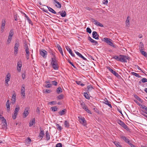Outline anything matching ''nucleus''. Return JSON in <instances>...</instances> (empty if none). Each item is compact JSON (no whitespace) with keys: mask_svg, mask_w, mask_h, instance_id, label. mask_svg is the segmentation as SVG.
<instances>
[{"mask_svg":"<svg viewBox=\"0 0 147 147\" xmlns=\"http://www.w3.org/2000/svg\"><path fill=\"white\" fill-rule=\"evenodd\" d=\"M15 43L14 47V53L17 54L18 53V48L20 47V43L18 40L17 39L15 41Z\"/></svg>","mask_w":147,"mask_h":147,"instance_id":"obj_1","label":"nucleus"},{"mask_svg":"<svg viewBox=\"0 0 147 147\" xmlns=\"http://www.w3.org/2000/svg\"><path fill=\"white\" fill-rule=\"evenodd\" d=\"M107 68L111 73L118 78H121V76L120 75H119L115 71L111 69L110 67L109 66H107Z\"/></svg>","mask_w":147,"mask_h":147,"instance_id":"obj_2","label":"nucleus"},{"mask_svg":"<svg viewBox=\"0 0 147 147\" xmlns=\"http://www.w3.org/2000/svg\"><path fill=\"white\" fill-rule=\"evenodd\" d=\"M117 123L121 125L124 129H126V130H128V129L127 126L126 125H125V124L121 120H118Z\"/></svg>","mask_w":147,"mask_h":147,"instance_id":"obj_3","label":"nucleus"},{"mask_svg":"<svg viewBox=\"0 0 147 147\" xmlns=\"http://www.w3.org/2000/svg\"><path fill=\"white\" fill-rule=\"evenodd\" d=\"M40 55L44 58H46L47 55V52L44 49L40 51Z\"/></svg>","mask_w":147,"mask_h":147,"instance_id":"obj_4","label":"nucleus"},{"mask_svg":"<svg viewBox=\"0 0 147 147\" xmlns=\"http://www.w3.org/2000/svg\"><path fill=\"white\" fill-rule=\"evenodd\" d=\"M22 62L21 61H19L17 62V69L19 72H20L21 71L22 65Z\"/></svg>","mask_w":147,"mask_h":147,"instance_id":"obj_5","label":"nucleus"},{"mask_svg":"<svg viewBox=\"0 0 147 147\" xmlns=\"http://www.w3.org/2000/svg\"><path fill=\"white\" fill-rule=\"evenodd\" d=\"M91 21L92 22H94V24L97 26H99L102 27H104L103 25L102 24L98 22L97 21L95 20L94 18H92Z\"/></svg>","mask_w":147,"mask_h":147,"instance_id":"obj_6","label":"nucleus"},{"mask_svg":"<svg viewBox=\"0 0 147 147\" xmlns=\"http://www.w3.org/2000/svg\"><path fill=\"white\" fill-rule=\"evenodd\" d=\"M23 96V98H24L25 97V86L23 84L22 86L21 91L20 93Z\"/></svg>","mask_w":147,"mask_h":147,"instance_id":"obj_7","label":"nucleus"},{"mask_svg":"<svg viewBox=\"0 0 147 147\" xmlns=\"http://www.w3.org/2000/svg\"><path fill=\"white\" fill-rule=\"evenodd\" d=\"M120 56L121 57V62H127V60L128 59V57L126 56L123 55H120Z\"/></svg>","mask_w":147,"mask_h":147,"instance_id":"obj_8","label":"nucleus"},{"mask_svg":"<svg viewBox=\"0 0 147 147\" xmlns=\"http://www.w3.org/2000/svg\"><path fill=\"white\" fill-rule=\"evenodd\" d=\"M78 118L79 119L80 123L82 124L83 125H85V123L86 122V121L85 120L84 118L80 117H78Z\"/></svg>","mask_w":147,"mask_h":147,"instance_id":"obj_9","label":"nucleus"},{"mask_svg":"<svg viewBox=\"0 0 147 147\" xmlns=\"http://www.w3.org/2000/svg\"><path fill=\"white\" fill-rule=\"evenodd\" d=\"M65 48L69 52V53L71 54V55L73 57H75V54L73 53L72 52V51L71 49L68 46H65Z\"/></svg>","mask_w":147,"mask_h":147,"instance_id":"obj_10","label":"nucleus"},{"mask_svg":"<svg viewBox=\"0 0 147 147\" xmlns=\"http://www.w3.org/2000/svg\"><path fill=\"white\" fill-rule=\"evenodd\" d=\"M1 22L2 24L1 26V31L3 32V30L5 28L6 21L5 20H2Z\"/></svg>","mask_w":147,"mask_h":147,"instance_id":"obj_11","label":"nucleus"},{"mask_svg":"<svg viewBox=\"0 0 147 147\" xmlns=\"http://www.w3.org/2000/svg\"><path fill=\"white\" fill-rule=\"evenodd\" d=\"M92 35L93 38H94L96 39H98V37L99 36L98 35L97 32H96L93 31L92 32Z\"/></svg>","mask_w":147,"mask_h":147,"instance_id":"obj_12","label":"nucleus"},{"mask_svg":"<svg viewBox=\"0 0 147 147\" xmlns=\"http://www.w3.org/2000/svg\"><path fill=\"white\" fill-rule=\"evenodd\" d=\"M120 138L121 139L123 140L126 143H127L128 144H129L130 143V140L126 137L124 136H121Z\"/></svg>","mask_w":147,"mask_h":147,"instance_id":"obj_13","label":"nucleus"},{"mask_svg":"<svg viewBox=\"0 0 147 147\" xmlns=\"http://www.w3.org/2000/svg\"><path fill=\"white\" fill-rule=\"evenodd\" d=\"M10 78L11 75L9 73H8L7 74L5 78V83H7L10 81Z\"/></svg>","mask_w":147,"mask_h":147,"instance_id":"obj_14","label":"nucleus"},{"mask_svg":"<svg viewBox=\"0 0 147 147\" xmlns=\"http://www.w3.org/2000/svg\"><path fill=\"white\" fill-rule=\"evenodd\" d=\"M88 40H90L92 43H93L94 45H96L98 44V43L97 42L93 39L90 36H88Z\"/></svg>","mask_w":147,"mask_h":147,"instance_id":"obj_15","label":"nucleus"},{"mask_svg":"<svg viewBox=\"0 0 147 147\" xmlns=\"http://www.w3.org/2000/svg\"><path fill=\"white\" fill-rule=\"evenodd\" d=\"M28 108H26L23 113V117H26L29 114V112H28Z\"/></svg>","mask_w":147,"mask_h":147,"instance_id":"obj_16","label":"nucleus"},{"mask_svg":"<svg viewBox=\"0 0 147 147\" xmlns=\"http://www.w3.org/2000/svg\"><path fill=\"white\" fill-rule=\"evenodd\" d=\"M104 101H105L104 103L105 104L108 105L110 108H112V106L110 104V103H111V102L109 101L106 98H105V99L104 100Z\"/></svg>","mask_w":147,"mask_h":147,"instance_id":"obj_17","label":"nucleus"},{"mask_svg":"<svg viewBox=\"0 0 147 147\" xmlns=\"http://www.w3.org/2000/svg\"><path fill=\"white\" fill-rule=\"evenodd\" d=\"M75 53L80 57L81 58L84 60H87V59L85 58L78 51H75Z\"/></svg>","mask_w":147,"mask_h":147,"instance_id":"obj_18","label":"nucleus"},{"mask_svg":"<svg viewBox=\"0 0 147 147\" xmlns=\"http://www.w3.org/2000/svg\"><path fill=\"white\" fill-rule=\"evenodd\" d=\"M54 1L55 3H54V4L55 3L57 4V5L56 4L55 6L57 7V8H60L61 7V4L57 1L56 0H53Z\"/></svg>","mask_w":147,"mask_h":147,"instance_id":"obj_19","label":"nucleus"},{"mask_svg":"<svg viewBox=\"0 0 147 147\" xmlns=\"http://www.w3.org/2000/svg\"><path fill=\"white\" fill-rule=\"evenodd\" d=\"M52 61L51 62V64H56L57 63V61L55 59V55H54V56L51 58Z\"/></svg>","mask_w":147,"mask_h":147,"instance_id":"obj_20","label":"nucleus"},{"mask_svg":"<svg viewBox=\"0 0 147 147\" xmlns=\"http://www.w3.org/2000/svg\"><path fill=\"white\" fill-rule=\"evenodd\" d=\"M103 39L104 40V41L105 42L107 43L109 45V44H110L111 43V42L110 40H110V39H109L107 38H103Z\"/></svg>","mask_w":147,"mask_h":147,"instance_id":"obj_21","label":"nucleus"},{"mask_svg":"<svg viewBox=\"0 0 147 147\" xmlns=\"http://www.w3.org/2000/svg\"><path fill=\"white\" fill-rule=\"evenodd\" d=\"M29 49H26L25 51L26 52V58L28 60L30 57V52L29 51Z\"/></svg>","mask_w":147,"mask_h":147,"instance_id":"obj_22","label":"nucleus"},{"mask_svg":"<svg viewBox=\"0 0 147 147\" xmlns=\"http://www.w3.org/2000/svg\"><path fill=\"white\" fill-rule=\"evenodd\" d=\"M44 135V131L40 130V132L39 133L38 137H39L40 138H41V140L43 138Z\"/></svg>","mask_w":147,"mask_h":147,"instance_id":"obj_23","label":"nucleus"},{"mask_svg":"<svg viewBox=\"0 0 147 147\" xmlns=\"http://www.w3.org/2000/svg\"><path fill=\"white\" fill-rule=\"evenodd\" d=\"M47 8H48L49 9V10L51 12V13H53L57 14V13L55 11V10L53 9L52 8H51V7H49L47 6Z\"/></svg>","mask_w":147,"mask_h":147,"instance_id":"obj_24","label":"nucleus"},{"mask_svg":"<svg viewBox=\"0 0 147 147\" xmlns=\"http://www.w3.org/2000/svg\"><path fill=\"white\" fill-rule=\"evenodd\" d=\"M87 88V92L88 93L89 92V91H91L94 88L93 86L91 85H89L88 86Z\"/></svg>","mask_w":147,"mask_h":147,"instance_id":"obj_25","label":"nucleus"},{"mask_svg":"<svg viewBox=\"0 0 147 147\" xmlns=\"http://www.w3.org/2000/svg\"><path fill=\"white\" fill-rule=\"evenodd\" d=\"M6 107L7 109V111H9L10 109V103L9 102V100H7L6 103Z\"/></svg>","mask_w":147,"mask_h":147,"instance_id":"obj_26","label":"nucleus"},{"mask_svg":"<svg viewBox=\"0 0 147 147\" xmlns=\"http://www.w3.org/2000/svg\"><path fill=\"white\" fill-rule=\"evenodd\" d=\"M52 67L55 70H57L59 67L57 63L52 64Z\"/></svg>","mask_w":147,"mask_h":147,"instance_id":"obj_27","label":"nucleus"},{"mask_svg":"<svg viewBox=\"0 0 147 147\" xmlns=\"http://www.w3.org/2000/svg\"><path fill=\"white\" fill-rule=\"evenodd\" d=\"M64 125L65 127L69 128V124L68 121L65 120L64 122Z\"/></svg>","mask_w":147,"mask_h":147,"instance_id":"obj_28","label":"nucleus"},{"mask_svg":"<svg viewBox=\"0 0 147 147\" xmlns=\"http://www.w3.org/2000/svg\"><path fill=\"white\" fill-rule=\"evenodd\" d=\"M113 58L116 59L117 61H121V57L115 55L113 57Z\"/></svg>","mask_w":147,"mask_h":147,"instance_id":"obj_29","label":"nucleus"},{"mask_svg":"<svg viewBox=\"0 0 147 147\" xmlns=\"http://www.w3.org/2000/svg\"><path fill=\"white\" fill-rule=\"evenodd\" d=\"M143 49H140V51L142 54L144 55L145 57H147V53L146 52L144 51Z\"/></svg>","mask_w":147,"mask_h":147,"instance_id":"obj_30","label":"nucleus"},{"mask_svg":"<svg viewBox=\"0 0 147 147\" xmlns=\"http://www.w3.org/2000/svg\"><path fill=\"white\" fill-rule=\"evenodd\" d=\"M46 140L47 141L49 140L50 138V135L48 132V131L46 132Z\"/></svg>","mask_w":147,"mask_h":147,"instance_id":"obj_31","label":"nucleus"},{"mask_svg":"<svg viewBox=\"0 0 147 147\" xmlns=\"http://www.w3.org/2000/svg\"><path fill=\"white\" fill-rule=\"evenodd\" d=\"M66 111L65 109L61 111H60L59 112V115H64L65 113V111Z\"/></svg>","mask_w":147,"mask_h":147,"instance_id":"obj_32","label":"nucleus"},{"mask_svg":"<svg viewBox=\"0 0 147 147\" xmlns=\"http://www.w3.org/2000/svg\"><path fill=\"white\" fill-rule=\"evenodd\" d=\"M114 143L117 147H122L120 143L118 142L115 141L114 142Z\"/></svg>","mask_w":147,"mask_h":147,"instance_id":"obj_33","label":"nucleus"},{"mask_svg":"<svg viewBox=\"0 0 147 147\" xmlns=\"http://www.w3.org/2000/svg\"><path fill=\"white\" fill-rule=\"evenodd\" d=\"M87 93V92H84V95L86 98L88 100H89L90 99V97H89V96L88 95V93Z\"/></svg>","mask_w":147,"mask_h":147,"instance_id":"obj_34","label":"nucleus"},{"mask_svg":"<svg viewBox=\"0 0 147 147\" xmlns=\"http://www.w3.org/2000/svg\"><path fill=\"white\" fill-rule=\"evenodd\" d=\"M35 119L34 118L32 119L31 122H30L29 123V126L31 127L34 124H35Z\"/></svg>","mask_w":147,"mask_h":147,"instance_id":"obj_35","label":"nucleus"},{"mask_svg":"<svg viewBox=\"0 0 147 147\" xmlns=\"http://www.w3.org/2000/svg\"><path fill=\"white\" fill-rule=\"evenodd\" d=\"M61 16L62 17H65L66 16V13L65 11L63 10L61 14Z\"/></svg>","mask_w":147,"mask_h":147,"instance_id":"obj_36","label":"nucleus"},{"mask_svg":"<svg viewBox=\"0 0 147 147\" xmlns=\"http://www.w3.org/2000/svg\"><path fill=\"white\" fill-rule=\"evenodd\" d=\"M131 74L137 77L138 78H140L141 77V76H140L139 74H138L134 72H132Z\"/></svg>","mask_w":147,"mask_h":147,"instance_id":"obj_37","label":"nucleus"},{"mask_svg":"<svg viewBox=\"0 0 147 147\" xmlns=\"http://www.w3.org/2000/svg\"><path fill=\"white\" fill-rule=\"evenodd\" d=\"M81 105L82 106V108L84 109H86V108L87 107L86 106L85 104L83 102H82L81 103Z\"/></svg>","mask_w":147,"mask_h":147,"instance_id":"obj_38","label":"nucleus"},{"mask_svg":"<svg viewBox=\"0 0 147 147\" xmlns=\"http://www.w3.org/2000/svg\"><path fill=\"white\" fill-rule=\"evenodd\" d=\"M13 31L12 30H11L10 31L9 33V35L8 36V37H10V38L12 37V36L13 35Z\"/></svg>","mask_w":147,"mask_h":147,"instance_id":"obj_39","label":"nucleus"},{"mask_svg":"<svg viewBox=\"0 0 147 147\" xmlns=\"http://www.w3.org/2000/svg\"><path fill=\"white\" fill-rule=\"evenodd\" d=\"M76 83L78 85H81V86H84V84L82 83L81 81H76Z\"/></svg>","mask_w":147,"mask_h":147,"instance_id":"obj_40","label":"nucleus"},{"mask_svg":"<svg viewBox=\"0 0 147 147\" xmlns=\"http://www.w3.org/2000/svg\"><path fill=\"white\" fill-rule=\"evenodd\" d=\"M51 108L52 111H57V108L56 106L51 107Z\"/></svg>","mask_w":147,"mask_h":147,"instance_id":"obj_41","label":"nucleus"},{"mask_svg":"<svg viewBox=\"0 0 147 147\" xmlns=\"http://www.w3.org/2000/svg\"><path fill=\"white\" fill-rule=\"evenodd\" d=\"M61 90V88L60 87H59L57 89V93L59 94L61 92H62Z\"/></svg>","mask_w":147,"mask_h":147,"instance_id":"obj_42","label":"nucleus"},{"mask_svg":"<svg viewBox=\"0 0 147 147\" xmlns=\"http://www.w3.org/2000/svg\"><path fill=\"white\" fill-rule=\"evenodd\" d=\"M56 127L57 128L59 131H61L62 129V128L61 126L59 125V124H57L56 125Z\"/></svg>","mask_w":147,"mask_h":147,"instance_id":"obj_43","label":"nucleus"},{"mask_svg":"<svg viewBox=\"0 0 147 147\" xmlns=\"http://www.w3.org/2000/svg\"><path fill=\"white\" fill-rule=\"evenodd\" d=\"M12 38H10V37H8V38L7 41V44H9L10 43Z\"/></svg>","mask_w":147,"mask_h":147,"instance_id":"obj_44","label":"nucleus"},{"mask_svg":"<svg viewBox=\"0 0 147 147\" xmlns=\"http://www.w3.org/2000/svg\"><path fill=\"white\" fill-rule=\"evenodd\" d=\"M129 17V16L127 17V19L125 22L126 24V26H127L128 25H129L130 22H129V20L128 19Z\"/></svg>","mask_w":147,"mask_h":147,"instance_id":"obj_45","label":"nucleus"},{"mask_svg":"<svg viewBox=\"0 0 147 147\" xmlns=\"http://www.w3.org/2000/svg\"><path fill=\"white\" fill-rule=\"evenodd\" d=\"M63 95L62 94H61L58 96L57 97V98L58 99H62L63 98Z\"/></svg>","mask_w":147,"mask_h":147,"instance_id":"obj_46","label":"nucleus"},{"mask_svg":"<svg viewBox=\"0 0 147 147\" xmlns=\"http://www.w3.org/2000/svg\"><path fill=\"white\" fill-rule=\"evenodd\" d=\"M86 32L89 33L90 34L91 33L92 30L90 28L88 27L86 28Z\"/></svg>","mask_w":147,"mask_h":147,"instance_id":"obj_47","label":"nucleus"},{"mask_svg":"<svg viewBox=\"0 0 147 147\" xmlns=\"http://www.w3.org/2000/svg\"><path fill=\"white\" fill-rule=\"evenodd\" d=\"M19 109H20L19 107L16 108L15 111H14V113L18 114V113L19 111Z\"/></svg>","mask_w":147,"mask_h":147,"instance_id":"obj_48","label":"nucleus"},{"mask_svg":"<svg viewBox=\"0 0 147 147\" xmlns=\"http://www.w3.org/2000/svg\"><path fill=\"white\" fill-rule=\"evenodd\" d=\"M51 92V91L50 90L46 89V90H44L43 92L44 93H49Z\"/></svg>","mask_w":147,"mask_h":147,"instance_id":"obj_49","label":"nucleus"},{"mask_svg":"<svg viewBox=\"0 0 147 147\" xmlns=\"http://www.w3.org/2000/svg\"><path fill=\"white\" fill-rule=\"evenodd\" d=\"M109 45L115 48H116V45H115L112 42L110 44H109Z\"/></svg>","mask_w":147,"mask_h":147,"instance_id":"obj_50","label":"nucleus"},{"mask_svg":"<svg viewBox=\"0 0 147 147\" xmlns=\"http://www.w3.org/2000/svg\"><path fill=\"white\" fill-rule=\"evenodd\" d=\"M140 49H143L144 50V46L143 44L142 43H140Z\"/></svg>","mask_w":147,"mask_h":147,"instance_id":"obj_51","label":"nucleus"},{"mask_svg":"<svg viewBox=\"0 0 147 147\" xmlns=\"http://www.w3.org/2000/svg\"><path fill=\"white\" fill-rule=\"evenodd\" d=\"M139 101H140V102H141L142 100L137 95H135L134 96Z\"/></svg>","mask_w":147,"mask_h":147,"instance_id":"obj_52","label":"nucleus"},{"mask_svg":"<svg viewBox=\"0 0 147 147\" xmlns=\"http://www.w3.org/2000/svg\"><path fill=\"white\" fill-rule=\"evenodd\" d=\"M85 111L88 113H89V114H92V113L88 109V108L87 107L86 108V109H84Z\"/></svg>","mask_w":147,"mask_h":147,"instance_id":"obj_53","label":"nucleus"},{"mask_svg":"<svg viewBox=\"0 0 147 147\" xmlns=\"http://www.w3.org/2000/svg\"><path fill=\"white\" fill-rule=\"evenodd\" d=\"M142 82L143 83L147 82V79L146 78H143L141 79Z\"/></svg>","mask_w":147,"mask_h":147,"instance_id":"obj_54","label":"nucleus"},{"mask_svg":"<svg viewBox=\"0 0 147 147\" xmlns=\"http://www.w3.org/2000/svg\"><path fill=\"white\" fill-rule=\"evenodd\" d=\"M55 147H62V144L61 143H58L56 144Z\"/></svg>","mask_w":147,"mask_h":147,"instance_id":"obj_55","label":"nucleus"},{"mask_svg":"<svg viewBox=\"0 0 147 147\" xmlns=\"http://www.w3.org/2000/svg\"><path fill=\"white\" fill-rule=\"evenodd\" d=\"M58 49L59 51V52L63 56V50H62V48H61Z\"/></svg>","mask_w":147,"mask_h":147,"instance_id":"obj_56","label":"nucleus"},{"mask_svg":"<svg viewBox=\"0 0 147 147\" xmlns=\"http://www.w3.org/2000/svg\"><path fill=\"white\" fill-rule=\"evenodd\" d=\"M17 113H14L13 115L12 116V117L13 119H16L17 115Z\"/></svg>","mask_w":147,"mask_h":147,"instance_id":"obj_57","label":"nucleus"},{"mask_svg":"<svg viewBox=\"0 0 147 147\" xmlns=\"http://www.w3.org/2000/svg\"><path fill=\"white\" fill-rule=\"evenodd\" d=\"M84 8L89 11H92L93 9L91 8L88 7H84Z\"/></svg>","mask_w":147,"mask_h":147,"instance_id":"obj_58","label":"nucleus"},{"mask_svg":"<svg viewBox=\"0 0 147 147\" xmlns=\"http://www.w3.org/2000/svg\"><path fill=\"white\" fill-rule=\"evenodd\" d=\"M52 84H53L55 86H57V82L55 81H52Z\"/></svg>","mask_w":147,"mask_h":147,"instance_id":"obj_59","label":"nucleus"},{"mask_svg":"<svg viewBox=\"0 0 147 147\" xmlns=\"http://www.w3.org/2000/svg\"><path fill=\"white\" fill-rule=\"evenodd\" d=\"M52 86V84H48L47 85L45 86V87L46 88H50Z\"/></svg>","mask_w":147,"mask_h":147,"instance_id":"obj_60","label":"nucleus"},{"mask_svg":"<svg viewBox=\"0 0 147 147\" xmlns=\"http://www.w3.org/2000/svg\"><path fill=\"white\" fill-rule=\"evenodd\" d=\"M28 22L30 24H32V21H31V20L30 19V18H28L27 19Z\"/></svg>","mask_w":147,"mask_h":147,"instance_id":"obj_61","label":"nucleus"},{"mask_svg":"<svg viewBox=\"0 0 147 147\" xmlns=\"http://www.w3.org/2000/svg\"><path fill=\"white\" fill-rule=\"evenodd\" d=\"M56 103V102L55 101H51V102H49V104H55Z\"/></svg>","mask_w":147,"mask_h":147,"instance_id":"obj_62","label":"nucleus"},{"mask_svg":"<svg viewBox=\"0 0 147 147\" xmlns=\"http://www.w3.org/2000/svg\"><path fill=\"white\" fill-rule=\"evenodd\" d=\"M24 49H28L29 48L28 47V46L26 43H25L24 45Z\"/></svg>","mask_w":147,"mask_h":147,"instance_id":"obj_63","label":"nucleus"},{"mask_svg":"<svg viewBox=\"0 0 147 147\" xmlns=\"http://www.w3.org/2000/svg\"><path fill=\"white\" fill-rule=\"evenodd\" d=\"M68 62L73 67H74L75 68H76V67L74 66V65L73 64V63L71 62L69 60L68 61Z\"/></svg>","mask_w":147,"mask_h":147,"instance_id":"obj_64","label":"nucleus"}]
</instances>
